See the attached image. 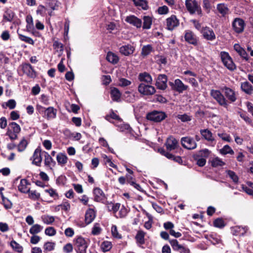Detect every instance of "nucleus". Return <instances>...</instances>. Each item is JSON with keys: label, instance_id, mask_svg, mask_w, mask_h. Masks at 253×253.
Segmentation results:
<instances>
[{"label": "nucleus", "instance_id": "nucleus-59", "mask_svg": "<svg viewBox=\"0 0 253 253\" xmlns=\"http://www.w3.org/2000/svg\"><path fill=\"white\" fill-rule=\"evenodd\" d=\"M111 232L112 235L114 237L120 239L121 238V235L118 233L117 226L116 225H113L111 228Z\"/></svg>", "mask_w": 253, "mask_h": 253}, {"label": "nucleus", "instance_id": "nucleus-33", "mask_svg": "<svg viewBox=\"0 0 253 253\" xmlns=\"http://www.w3.org/2000/svg\"><path fill=\"white\" fill-rule=\"evenodd\" d=\"M106 205L109 211L116 213L120 209L121 205L119 203L114 204L112 202H108Z\"/></svg>", "mask_w": 253, "mask_h": 253}, {"label": "nucleus", "instance_id": "nucleus-41", "mask_svg": "<svg viewBox=\"0 0 253 253\" xmlns=\"http://www.w3.org/2000/svg\"><path fill=\"white\" fill-rule=\"evenodd\" d=\"M153 50L152 46L150 44L144 45L142 48L141 55L143 57L148 55Z\"/></svg>", "mask_w": 253, "mask_h": 253}, {"label": "nucleus", "instance_id": "nucleus-63", "mask_svg": "<svg viewBox=\"0 0 253 253\" xmlns=\"http://www.w3.org/2000/svg\"><path fill=\"white\" fill-rule=\"evenodd\" d=\"M158 12L160 14H166L169 12V8L166 5L159 7L158 9Z\"/></svg>", "mask_w": 253, "mask_h": 253}, {"label": "nucleus", "instance_id": "nucleus-46", "mask_svg": "<svg viewBox=\"0 0 253 253\" xmlns=\"http://www.w3.org/2000/svg\"><path fill=\"white\" fill-rule=\"evenodd\" d=\"M220 153L222 155H226L229 154H234V151L232 148L228 145H225L222 149L220 150Z\"/></svg>", "mask_w": 253, "mask_h": 253}, {"label": "nucleus", "instance_id": "nucleus-58", "mask_svg": "<svg viewBox=\"0 0 253 253\" xmlns=\"http://www.w3.org/2000/svg\"><path fill=\"white\" fill-rule=\"evenodd\" d=\"M45 192L46 193H47L49 194L50 197L54 198H58V194L56 191L55 190L50 188L49 189H46L45 190Z\"/></svg>", "mask_w": 253, "mask_h": 253}, {"label": "nucleus", "instance_id": "nucleus-28", "mask_svg": "<svg viewBox=\"0 0 253 253\" xmlns=\"http://www.w3.org/2000/svg\"><path fill=\"white\" fill-rule=\"evenodd\" d=\"M111 97L114 101L119 102L121 100V93L116 87L111 88L110 91Z\"/></svg>", "mask_w": 253, "mask_h": 253}, {"label": "nucleus", "instance_id": "nucleus-34", "mask_svg": "<svg viewBox=\"0 0 253 253\" xmlns=\"http://www.w3.org/2000/svg\"><path fill=\"white\" fill-rule=\"evenodd\" d=\"M43 229V226L40 224L33 225L30 229L29 232L32 235H36L41 232Z\"/></svg>", "mask_w": 253, "mask_h": 253}, {"label": "nucleus", "instance_id": "nucleus-64", "mask_svg": "<svg viewBox=\"0 0 253 253\" xmlns=\"http://www.w3.org/2000/svg\"><path fill=\"white\" fill-rule=\"evenodd\" d=\"M118 130L121 132H124L125 131H129L130 129V126L127 124H121L118 126Z\"/></svg>", "mask_w": 253, "mask_h": 253}, {"label": "nucleus", "instance_id": "nucleus-57", "mask_svg": "<svg viewBox=\"0 0 253 253\" xmlns=\"http://www.w3.org/2000/svg\"><path fill=\"white\" fill-rule=\"evenodd\" d=\"M63 250L65 253H70L73 252V246L71 243H67L63 247Z\"/></svg>", "mask_w": 253, "mask_h": 253}, {"label": "nucleus", "instance_id": "nucleus-25", "mask_svg": "<svg viewBox=\"0 0 253 253\" xmlns=\"http://www.w3.org/2000/svg\"><path fill=\"white\" fill-rule=\"evenodd\" d=\"M30 183L26 179L20 180V183L18 186V190L23 193H28L29 192L30 188L28 187Z\"/></svg>", "mask_w": 253, "mask_h": 253}, {"label": "nucleus", "instance_id": "nucleus-47", "mask_svg": "<svg viewBox=\"0 0 253 253\" xmlns=\"http://www.w3.org/2000/svg\"><path fill=\"white\" fill-rule=\"evenodd\" d=\"M28 145L27 141L23 138L21 140L17 146L18 151L20 152H23L26 148Z\"/></svg>", "mask_w": 253, "mask_h": 253}, {"label": "nucleus", "instance_id": "nucleus-27", "mask_svg": "<svg viewBox=\"0 0 253 253\" xmlns=\"http://www.w3.org/2000/svg\"><path fill=\"white\" fill-rule=\"evenodd\" d=\"M241 88L242 90L247 94L251 95L253 93V86L248 82L242 83Z\"/></svg>", "mask_w": 253, "mask_h": 253}, {"label": "nucleus", "instance_id": "nucleus-51", "mask_svg": "<svg viewBox=\"0 0 253 253\" xmlns=\"http://www.w3.org/2000/svg\"><path fill=\"white\" fill-rule=\"evenodd\" d=\"M19 38L22 41L28 43L33 45L34 44V42L32 39L29 37H27L26 36L20 34H18Z\"/></svg>", "mask_w": 253, "mask_h": 253}, {"label": "nucleus", "instance_id": "nucleus-60", "mask_svg": "<svg viewBox=\"0 0 253 253\" xmlns=\"http://www.w3.org/2000/svg\"><path fill=\"white\" fill-rule=\"evenodd\" d=\"M217 9L223 15L226 14L227 11V8L222 4H218L217 6Z\"/></svg>", "mask_w": 253, "mask_h": 253}, {"label": "nucleus", "instance_id": "nucleus-56", "mask_svg": "<svg viewBox=\"0 0 253 253\" xmlns=\"http://www.w3.org/2000/svg\"><path fill=\"white\" fill-rule=\"evenodd\" d=\"M213 224L215 227L218 228H222L225 226L224 220L222 218H217L213 222Z\"/></svg>", "mask_w": 253, "mask_h": 253}, {"label": "nucleus", "instance_id": "nucleus-35", "mask_svg": "<svg viewBox=\"0 0 253 253\" xmlns=\"http://www.w3.org/2000/svg\"><path fill=\"white\" fill-rule=\"evenodd\" d=\"M106 59L109 62L112 63L113 64H116L118 63L119 61V58L118 56L111 52H109L107 53Z\"/></svg>", "mask_w": 253, "mask_h": 253}, {"label": "nucleus", "instance_id": "nucleus-61", "mask_svg": "<svg viewBox=\"0 0 253 253\" xmlns=\"http://www.w3.org/2000/svg\"><path fill=\"white\" fill-rule=\"evenodd\" d=\"M13 17L14 14L11 11L7 12L3 15V18L6 21H11L13 18Z\"/></svg>", "mask_w": 253, "mask_h": 253}, {"label": "nucleus", "instance_id": "nucleus-4", "mask_svg": "<svg viewBox=\"0 0 253 253\" xmlns=\"http://www.w3.org/2000/svg\"><path fill=\"white\" fill-rule=\"evenodd\" d=\"M185 5L190 14H193L197 13L199 15H201V7L196 0H186Z\"/></svg>", "mask_w": 253, "mask_h": 253}, {"label": "nucleus", "instance_id": "nucleus-54", "mask_svg": "<svg viewBox=\"0 0 253 253\" xmlns=\"http://www.w3.org/2000/svg\"><path fill=\"white\" fill-rule=\"evenodd\" d=\"M110 118L122 122V120L120 117L113 111L110 113V115H108L105 116V119L110 122Z\"/></svg>", "mask_w": 253, "mask_h": 253}, {"label": "nucleus", "instance_id": "nucleus-21", "mask_svg": "<svg viewBox=\"0 0 253 253\" xmlns=\"http://www.w3.org/2000/svg\"><path fill=\"white\" fill-rule=\"evenodd\" d=\"M126 21L137 28H140L142 26L141 20L134 15L127 16L126 18Z\"/></svg>", "mask_w": 253, "mask_h": 253}, {"label": "nucleus", "instance_id": "nucleus-32", "mask_svg": "<svg viewBox=\"0 0 253 253\" xmlns=\"http://www.w3.org/2000/svg\"><path fill=\"white\" fill-rule=\"evenodd\" d=\"M135 6L139 7L144 10L148 8L147 1L145 0H132Z\"/></svg>", "mask_w": 253, "mask_h": 253}, {"label": "nucleus", "instance_id": "nucleus-45", "mask_svg": "<svg viewBox=\"0 0 253 253\" xmlns=\"http://www.w3.org/2000/svg\"><path fill=\"white\" fill-rule=\"evenodd\" d=\"M10 246L15 251L18 253H21L23 251V247L14 240L11 241Z\"/></svg>", "mask_w": 253, "mask_h": 253}, {"label": "nucleus", "instance_id": "nucleus-62", "mask_svg": "<svg viewBox=\"0 0 253 253\" xmlns=\"http://www.w3.org/2000/svg\"><path fill=\"white\" fill-rule=\"evenodd\" d=\"M227 174L231 179L235 182L237 183L238 181V177L235 173L231 170H228Z\"/></svg>", "mask_w": 253, "mask_h": 253}, {"label": "nucleus", "instance_id": "nucleus-24", "mask_svg": "<svg viewBox=\"0 0 253 253\" xmlns=\"http://www.w3.org/2000/svg\"><path fill=\"white\" fill-rule=\"evenodd\" d=\"M32 163L37 166H40L42 161V157L41 155V150L40 149L37 148L33 154Z\"/></svg>", "mask_w": 253, "mask_h": 253}, {"label": "nucleus", "instance_id": "nucleus-26", "mask_svg": "<svg viewBox=\"0 0 253 253\" xmlns=\"http://www.w3.org/2000/svg\"><path fill=\"white\" fill-rule=\"evenodd\" d=\"M200 133L202 136L208 141L213 142L215 139L212 132L208 129H204L200 130Z\"/></svg>", "mask_w": 253, "mask_h": 253}, {"label": "nucleus", "instance_id": "nucleus-15", "mask_svg": "<svg viewBox=\"0 0 253 253\" xmlns=\"http://www.w3.org/2000/svg\"><path fill=\"white\" fill-rule=\"evenodd\" d=\"M21 69L24 74L31 78H35L36 73L32 66L28 63L23 64L21 65Z\"/></svg>", "mask_w": 253, "mask_h": 253}, {"label": "nucleus", "instance_id": "nucleus-23", "mask_svg": "<svg viewBox=\"0 0 253 253\" xmlns=\"http://www.w3.org/2000/svg\"><path fill=\"white\" fill-rule=\"evenodd\" d=\"M94 200L98 202H103L106 199L103 191L99 188H95L93 190Z\"/></svg>", "mask_w": 253, "mask_h": 253}, {"label": "nucleus", "instance_id": "nucleus-53", "mask_svg": "<svg viewBox=\"0 0 253 253\" xmlns=\"http://www.w3.org/2000/svg\"><path fill=\"white\" fill-rule=\"evenodd\" d=\"M101 228L100 227L99 224L95 223L92 227L91 234L93 235H98L101 233Z\"/></svg>", "mask_w": 253, "mask_h": 253}, {"label": "nucleus", "instance_id": "nucleus-49", "mask_svg": "<svg viewBox=\"0 0 253 253\" xmlns=\"http://www.w3.org/2000/svg\"><path fill=\"white\" fill-rule=\"evenodd\" d=\"M118 84L120 86L126 87L130 85L131 84V82L125 78H121L119 79Z\"/></svg>", "mask_w": 253, "mask_h": 253}, {"label": "nucleus", "instance_id": "nucleus-43", "mask_svg": "<svg viewBox=\"0 0 253 253\" xmlns=\"http://www.w3.org/2000/svg\"><path fill=\"white\" fill-rule=\"evenodd\" d=\"M211 165L213 167H217L224 165L225 163L219 158L215 157L211 161Z\"/></svg>", "mask_w": 253, "mask_h": 253}, {"label": "nucleus", "instance_id": "nucleus-50", "mask_svg": "<svg viewBox=\"0 0 253 253\" xmlns=\"http://www.w3.org/2000/svg\"><path fill=\"white\" fill-rule=\"evenodd\" d=\"M55 246V243L52 242H47L43 246V249L46 251L50 252L53 251Z\"/></svg>", "mask_w": 253, "mask_h": 253}, {"label": "nucleus", "instance_id": "nucleus-5", "mask_svg": "<svg viewBox=\"0 0 253 253\" xmlns=\"http://www.w3.org/2000/svg\"><path fill=\"white\" fill-rule=\"evenodd\" d=\"M9 126L10 128H8L6 135L8 136L11 140H15L18 137V134L21 131L20 126L15 122L10 123Z\"/></svg>", "mask_w": 253, "mask_h": 253}, {"label": "nucleus", "instance_id": "nucleus-14", "mask_svg": "<svg viewBox=\"0 0 253 253\" xmlns=\"http://www.w3.org/2000/svg\"><path fill=\"white\" fill-rule=\"evenodd\" d=\"M167 81L168 79L167 76L164 74H161L159 75L157 78L156 85L158 88L165 90L167 87Z\"/></svg>", "mask_w": 253, "mask_h": 253}, {"label": "nucleus", "instance_id": "nucleus-37", "mask_svg": "<svg viewBox=\"0 0 253 253\" xmlns=\"http://www.w3.org/2000/svg\"><path fill=\"white\" fill-rule=\"evenodd\" d=\"M56 160L59 164L65 165L67 163L68 158L64 153H59L57 155Z\"/></svg>", "mask_w": 253, "mask_h": 253}, {"label": "nucleus", "instance_id": "nucleus-22", "mask_svg": "<svg viewBox=\"0 0 253 253\" xmlns=\"http://www.w3.org/2000/svg\"><path fill=\"white\" fill-rule=\"evenodd\" d=\"M166 146L168 150L171 151L177 147L178 141L173 137L170 136L167 140Z\"/></svg>", "mask_w": 253, "mask_h": 253}, {"label": "nucleus", "instance_id": "nucleus-40", "mask_svg": "<svg viewBox=\"0 0 253 253\" xmlns=\"http://www.w3.org/2000/svg\"><path fill=\"white\" fill-rule=\"evenodd\" d=\"M16 105V101L14 99H9L6 102L2 104L3 108H8L9 109H13L15 108Z\"/></svg>", "mask_w": 253, "mask_h": 253}, {"label": "nucleus", "instance_id": "nucleus-39", "mask_svg": "<svg viewBox=\"0 0 253 253\" xmlns=\"http://www.w3.org/2000/svg\"><path fill=\"white\" fill-rule=\"evenodd\" d=\"M60 208H61V210L65 211H68L70 209L71 206L69 202L67 200H65L61 204L58 205L56 207V209L59 211L60 210Z\"/></svg>", "mask_w": 253, "mask_h": 253}, {"label": "nucleus", "instance_id": "nucleus-7", "mask_svg": "<svg viewBox=\"0 0 253 253\" xmlns=\"http://www.w3.org/2000/svg\"><path fill=\"white\" fill-rule=\"evenodd\" d=\"M138 92L143 95H151L154 94L156 90L154 86L141 83L138 86Z\"/></svg>", "mask_w": 253, "mask_h": 253}, {"label": "nucleus", "instance_id": "nucleus-42", "mask_svg": "<svg viewBox=\"0 0 253 253\" xmlns=\"http://www.w3.org/2000/svg\"><path fill=\"white\" fill-rule=\"evenodd\" d=\"M42 221L46 224H51L55 220L54 217L48 215H44L41 217Z\"/></svg>", "mask_w": 253, "mask_h": 253}, {"label": "nucleus", "instance_id": "nucleus-48", "mask_svg": "<svg viewBox=\"0 0 253 253\" xmlns=\"http://www.w3.org/2000/svg\"><path fill=\"white\" fill-rule=\"evenodd\" d=\"M28 193L29 194V198L32 200H36L40 197V194L36 190H30L29 189V192Z\"/></svg>", "mask_w": 253, "mask_h": 253}, {"label": "nucleus", "instance_id": "nucleus-36", "mask_svg": "<svg viewBox=\"0 0 253 253\" xmlns=\"http://www.w3.org/2000/svg\"><path fill=\"white\" fill-rule=\"evenodd\" d=\"M143 28L145 29H149L151 28L152 23V18L149 16H144L143 17Z\"/></svg>", "mask_w": 253, "mask_h": 253}, {"label": "nucleus", "instance_id": "nucleus-8", "mask_svg": "<svg viewBox=\"0 0 253 253\" xmlns=\"http://www.w3.org/2000/svg\"><path fill=\"white\" fill-rule=\"evenodd\" d=\"M169 242L173 251L179 252V253H190L189 249L180 244L177 240H169Z\"/></svg>", "mask_w": 253, "mask_h": 253}, {"label": "nucleus", "instance_id": "nucleus-13", "mask_svg": "<svg viewBox=\"0 0 253 253\" xmlns=\"http://www.w3.org/2000/svg\"><path fill=\"white\" fill-rule=\"evenodd\" d=\"M179 20L175 15H171L166 20L167 28L169 30H173L179 25Z\"/></svg>", "mask_w": 253, "mask_h": 253}, {"label": "nucleus", "instance_id": "nucleus-9", "mask_svg": "<svg viewBox=\"0 0 253 253\" xmlns=\"http://www.w3.org/2000/svg\"><path fill=\"white\" fill-rule=\"evenodd\" d=\"M166 118V115L162 112L153 111L149 113L147 115V119L155 122H160Z\"/></svg>", "mask_w": 253, "mask_h": 253}, {"label": "nucleus", "instance_id": "nucleus-52", "mask_svg": "<svg viewBox=\"0 0 253 253\" xmlns=\"http://www.w3.org/2000/svg\"><path fill=\"white\" fill-rule=\"evenodd\" d=\"M102 157L105 165L108 164L110 167L115 169L117 168V166L111 161V160L106 155L103 154Z\"/></svg>", "mask_w": 253, "mask_h": 253}, {"label": "nucleus", "instance_id": "nucleus-38", "mask_svg": "<svg viewBox=\"0 0 253 253\" xmlns=\"http://www.w3.org/2000/svg\"><path fill=\"white\" fill-rule=\"evenodd\" d=\"M144 236L145 233L143 231H138L136 235L135 239L136 240L137 243L139 246L144 244Z\"/></svg>", "mask_w": 253, "mask_h": 253}, {"label": "nucleus", "instance_id": "nucleus-1", "mask_svg": "<svg viewBox=\"0 0 253 253\" xmlns=\"http://www.w3.org/2000/svg\"><path fill=\"white\" fill-rule=\"evenodd\" d=\"M73 243L77 253H86L88 246V240L78 236L74 239Z\"/></svg>", "mask_w": 253, "mask_h": 253}, {"label": "nucleus", "instance_id": "nucleus-12", "mask_svg": "<svg viewBox=\"0 0 253 253\" xmlns=\"http://www.w3.org/2000/svg\"><path fill=\"white\" fill-rule=\"evenodd\" d=\"M169 84L173 89L176 90L179 93H181L183 91L186 90L188 87V86L184 85L182 81L179 79H176L174 83L169 82Z\"/></svg>", "mask_w": 253, "mask_h": 253}, {"label": "nucleus", "instance_id": "nucleus-31", "mask_svg": "<svg viewBox=\"0 0 253 253\" xmlns=\"http://www.w3.org/2000/svg\"><path fill=\"white\" fill-rule=\"evenodd\" d=\"M44 152L45 153L44 160V165L45 166L51 168V166H55V162L53 160L51 156L47 152Z\"/></svg>", "mask_w": 253, "mask_h": 253}, {"label": "nucleus", "instance_id": "nucleus-19", "mask_svg": "<svg viewBox=\"0 0 253 253\" xmlns=\"http://www.w3.org/2000/svg\"><path fill=\"white\" fill-rule=\"evenodd\" d=\"M232 26L235 32L239 33L243 31L245 23L242 19L236 18L233 21Z\"/></svg>", "mask_w": 253, "mask_h": 253}, {"label": "nucleus", "instance_id": "nucleus-3", "mask_svg": "<svg viewBox=\"0 0 253 253\" xmlns=\"http://www.w3.org/2000/svg\"><path fill=\"white\" fill-rule=\"evenodd\" d=\"M220 56L223 64L228 70L234 71L236 69L235 64L228 52L221 51Z\"/></svg>", "mask_w": 253, "mask_h": 253}, {"label": "nucleus", "instance_id": "nucleus-55", "mask_svg": "<svg viewBox=\"0 0 253 253\" xmlns=\"http://www.w3.org/2000/svg\"><path fill=\"white\" fill-rule=\"evenodd\" d=\"M44 232L46 235L49 236H54L56 233V230L52 227H47L45 229Z\"/></svg>", "mask_w": 253, "mask_h": 253}, {"label": "nucleus", "instance_id": "nucleus-17", "mask_svg": "<svg viewBox=\"0 0 253 253\" xmlns=\"http://www.w3.org/2000/svg\"><path fill=\"white\" fill-rule=\"evenodd\" d=\"M184 38L185 41L194 45H197L198 40L196 35L190 31H186L185 33Z\"/></svg>", "mask_w": 253, "mask_h": 253}, {"label": "nucleus", "instance_id": "nucleus-30", "mask_svg": "<svg viewBox=\"0 0 253 253\" xmlns=\"http://www.w3.org/2000/svg\"><path fill=\"white\" fill-rule=\"evenodd\" d=\"M138 78L140 82H144L150 84L152 82V78L151 75L146 72L140 73Z\"/></svg>", "mask_w": 253, "mask_h": 253}, {"label": "nucleus", "instance_id": "nucleus-11", "mask_svg": "<svg viewBox=\"0 0 253 253\" xmlns=\"http://www.w3.org/2000/svg\"><path fill=\"white\" fill-rule=\"evenodd\" d=\"M201 34L203 38L208 41H212L216 38V36L213 31L207 26L203 27V29L201 31Z\"/></svg>", "mask_w": 253, "mask_h": 253}, {"label": "nucleus", "instance_id": "nucleus-44", "mask_svg": "<svg viewBox=\"0 0 253 253\" xmlns=\"http://www.w3.org/2000/svg\"><path fill=\"white\" fill-rule=\"evenodd\" d=\"M112 247L111 242L105 241L103 242L101 245V248L104 252L110 251Z\"/></svg>", "mask_w": 253, "mask_h": 253}, {"label": "nucleus", "instance_id": "nucleus-10", "mask_svg": "<svg viewBox=\"0 0 253 253\" xmlns=\"http://www.w3.org/2000/svg\"><path fill=\"white\" fill-rule=\"evenodd\" d=\"M182 146L187 149H194L197 147V144L194 140L190 137H184L181 139Z\"/></svg>", "mask_w": 253, "mask_h": 253}, {"label": "nucleus", "instance_id": "nucleus-6", "mask_svg": "<svg viewBox=\"0 0 253 253\" xmlns=\"http://www.w3.org/2000/svg\"><path fill=\"white\" fill-rule=\"evenodd\" d=\"M211 95L220 105L225 108L228 107L227 100L219 90L212 89L211 91Z\"/></svg>", "mask_w": 253, "mask_h": 253}, {"label": "nucleus", "instance_id": "nucleus-20", "mask_svg": "<svg viewBox=\"0 0 253 253\" xmlns=\"http://www.w3.org/2000/svg\"><path fill=\"white\" fill-rule=\"evenodd\" d=\"M135 50L134 47L131 44H126L120 47V52L125 56L132 54Z\"/></svg>", "mask_w": 253, "mask_h": 253}, {"label": "nucleus", "instance_id": "nucleus-18", "mask_svg": "<svg viewBox=\"0 0 253 253\" xmlns=\"http://www.w3.org/2000/svg\"><path fill=\"white\" fill-rule=\"evenodd\" d=\"M96 217V212L93 209L89 208L86 210L85 213L84 220L86 224L91 223Z\"/></svg>", "mask_w": 253, "mask_h": 253}, {"label": "nucleus", "instance_id": "nucleus-29", "mask_svg": "<svg viewBox=\"0 0 253 253\" xmlns=\"http://www.w3.org/2000/svg\"><path fill=\"white\" fill-rule=\"evenodd\" d=\"M248 228L247 227L235 226L232 228V233L234 235H244Z\"/></svg>", "mask_w": 253, "mask_h": 253}, {"label": "nucleus", "instance_id": "nucleus-16", "mask_svg": "<svg viewBox=\"0 0 253 253\" xmlns=\"http://www.w3.org/2000/svg\"><path fill=\"white\" fill-rule=\"evenodd\" d=\"M222 89L228 100L231 102H234L236 100V93L233 89L226 86H224Z\"/></svg>", "mask_w": 253, "mask_h": 253}, {"label": "nucleus", "instance_id": "nucleus-2", "mask_svg": "<svg viewBox=\"0 0 253 253\" xmlns=\"http://www.w3.org/2000/svg\"><path fill=\"white\" fill-rule=\"evenodd\" d=\"M37 110L39 113L42 115V117L47 120H51L56 118L57 110L53 107L45 108L40 105H37Z\"/></svg>", "mask_w": 253, "mask_h": 253}]
</instances>
